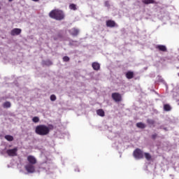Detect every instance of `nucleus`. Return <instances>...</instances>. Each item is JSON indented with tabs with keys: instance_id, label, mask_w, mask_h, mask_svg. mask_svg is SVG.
<instances>
[{
	"instance_id": "8",
	"label": "nucleus",
	"mask_w": 179,
	"mask_h": 179,
	"mask_svg": "<svg viewBox=\"0 0 179 179\" xmlns=\"http://www.w3.org/2000/svg\"><path fill=\"white\" fill-rule=\"evenodd\" d=\"M27 160L29 163V164H37V159H36V157H34V156L33 155H29L27 157Z\"/></svg>"
},
{
	"instance_id": "11",
	"label": "nucleus",
	"mask_w": 179,
	"mask_h": 179,
	"mask_svg": "<svg viewBox=\"0 0 179 179\" xmlns=\"http://www.w3.org/2000/svg\"><path fill=\"white\" fill-rule=\"evenodd\" d=\"M107 27H115V22L111 20L106 21Z\"/></svg>"
},
{
	"instance_id": "20",
	"label": "nucleus",
	"mask_w": 179,
	"mask_h": 179,
	"mask_svg": "<svg viewBox=\"0 0 179 179\" xmlns=\"http://www.w3.org/2000/svg\"><path fill=\"white\" fill-rule=\"evenodd\" d=\"M43 64L46 66H51V65H52V62H51V60L43 61Z\"/></svg>"
},
{
	"instance_id": "27",
	"label": "nucleus",
	"mask_w": 179,
	"mask_h": 179,
	"mask_svg": "<svg viewBox=\"0 0 179 179\" xmlns=\"http://www.w3.org/2000/svg\"><path fill=\"white\" fill-rule=\"evenodd\" d=\"M152 139H156L157 138V134H154L151 136Z\"/></svg>"
},
{
	"instance_id": "6",
	"label": "nucleus",
	"mask_w": 179,
	"mask_h": 179,
	"mask_svg": "<svg viewBox=\"0 0 179 179\" xmlns=\"http://www.w3.org/2000/svg\"><path fill=\"white\" fill-rule=\"evenodd\" d=\"M24 169L26 170V171H27V173H35L36 171V168L34 167V165L31 164H28L24 166Z\"/></svg>"
},
{
	"instance_id": "22",
	"label": "nucleus",
	"mask_w": 179,
	"mask_h": 179,
	"mask_svg": "<svg viewBox=\"0 0 179 179\" xmlns=\"http://www.w3.org/2000/svg\"><path fill=\"white\" fill-rule=\"evenodd\" d=\"M5 139H6V141H8L9 142H12V141H13V136L10 135H6L5 136Z\"/></svg>"
},
{
	"instance_id": "9",
	"label": "nucleus",
	"mask_w": 179,
	"mask_h": 179,
	"mask_svg": "<svg viewBox=\"0 0 179 179\" xmlns=\"http://www.w3.org/2000/svg\"><path fill=\"white\" fill-rule=\"evenodd\" d=\"M22 33V29L19 28H15L10 31L12 36H19Z\"/></svg>"
},
{
	"instance_id": "1",
	"label": "nucleus",
	"mask_w": 179,
	"mask_h": 179,
	"mask_svg": "<svg viewBox=\"0 0 179 179\" xmlns=\"http://www.w3.org/2000/svg\"><path fill=\"white\" fill-rule=\"evenodd\" d=\"M54 129V126L52 124L48 127L45 124H39L36 127L35 132L37 135H40L41 136H45L50 134V131Z\"/></svg>"
},
{
	"instance_id": "23",
	"label": "nucleus",
	"mask_w": 179,
	"mask_h": 179,
	"mask_svg": "<svg viewBox=\"0 0 179 179\" xmlns=\"http://www.w3.org/2000/svg\"><path fill=\"white\" fill-rule=\"evenodd\" d=\"M32 121L33 122L37 123L40 121V118H38L37 116H35L32 118Z\"/></svg>"
},
{
	"instance_id": "18",
	"label": "nucleus",
	"mask_w": 179,
	"mask_h": 179,
	"mask_svg": "<svg viewBox=\"0 0 179 179\" xmlns=\"http://www.w3.org/2000/svg\"><path fill=\"white\" fill-rule=\"evenodd\" d=\"M144 156H145L146 160H148V162L152 160V155H150V154L149 152L144 153Z\"/></svg>"
},
{
	"instance_id": "30",
	"label": "nucleus",
	"mask_w": 179,
	"mask_h": 179,
	"mask_svg": "<svg viewBox=\"0 0 179 179\" xmlns=\"http://www.w3.org/2000/svg\"><path fill=\"white\" fill-rule=\"evenodd\" d=\"M9 1V2H12V1H13V0H8Z\"/></svg>"
},
{
	"instance_id": "29",
	"label": "nucleus",
	"mask_w": 179,
	"mask_h": 179,
	"mask_svg": "<svg viewBox=\"0 0 179 179\" xmlns=\"http://www.w3.org/2000/svg\"><path fill=\"white\" fill-rule=\"evenodd\" d=\"M164 131H167V128L166 127H164Z\"/></svg>"
},
{
	"instance_id": "10",
	"label": "nucleus",
	"mask_w": 179,
	"mask_h": 179,
	"mask_svg": "<svg viewBox=\"0 0 179 179\" xmlns=\"http://www.w3.org/2000/svg\"><path fill=\"white\" fill-rule=\"evenodd\" d=\"M155 48L159 51H162V52H166L167 51V48L164 45H158Z\"/></svg>"
},
{
	"instance_id": "12",
	"label": "nucleus",
	"mask_w": 179,
	"mask_h": 179,
	"mask_svg": "<svg viewBox=\"0 0 179 179\" xmlns=\"http://www.w3.org/2000/svg\"><path fill=\"white\" fill-rule=\"evenodd\" d=\"M94 71H100V64L99 62H94L92 64Z\"/></svg>"
},
{
	"instance_id": "7",
	"label": "nucleus",
	"mask_w": 179,
	"mask_h": 179,
	"mask_svg": "<svg viewBox=\"0 0 179 179\" xmlns=\"http://www.w3.org/2000/svg\"><path fill=\"white\" fill-rule=\"evenodd\" d=\"M69 32L70 33L71 36L73 37H76L79 35V29L78 28H72L69 29Z\"/></svg>"
},
{
	"instance_id": "26",
	"label": "nucleus",
	"mask_w": 179,
	"mask_h": 179,
	"mask_svg": "<svg viewBox=\"0 0 179 179\" xmlns=\"http://www.w3.org/2000/svg\"><path fill=\"white\" fill-rule=\"evenodd\" d=\"M50 100H51V101H55V100H57V96L54 94H52L50 96Z\"/></svg>"
},
{
	"instance_id": "25",
	"label": "nucleus",
	"mask_w": 179,
	"mask_h": 179,
	"mask_svg": "<svg viewBox=\"0 0 179 179\" xmlns=\"http://www.w3.org/2000/svg\"><path fill=\"white\" fill-rule=\"evenodd\" d=\"M69 57H68V56H64V57H63V61L64 62H69Z\"/></svg>"
},
{
	"instance_id": "32",
	"label": "nucleus",
	"mask_w": 179,
	"mask_h": 179,
	"mask_svg": "<svg viewBox=\"0 0 179 179\" xmlns=\"http://www.w3.org/2000/svg\"><path fill=\"white\" fill-rule=\"evenodd\" d=\"M178 76H179V73H178Z\"/></svg>"
},
{
	"instance_id": "19",
	"label": "nucleus",
	"mask_w": 179,
	"mask_h": 179,
	"mask_svg": "<svg viewBox=\"0 0 179 179\" xmlns=\"http://www.w3.org/2000/svg\"><path fill=\"white\" fill-rule=\"evenodd\" d=\"M10 106L11 103L9 101H6L3 104V107L4 108H10Z\"/></svg>"
},
{
	"instance_id": "24",
	"label": "nucleus",
	"mask_w": 179,
	"mask_h": 179,
	"mask_svg": "<svg viewBox=\"0 0 179 179\" xmlns=\"http://www.w3.org/2000/svg\"><path fill=\"white\" fill-rule=\"evenodd\" d=\"M147 122H148L150 125H153V124H155V120H150V119H148V120H147Z\"/></svg>"
},
{
	"instance_id": "17",
	"label": "nucleus",
	"mask_w": 179,
	"mask_h": 179,
	"mask_svg": "<svg viewBox=\"0 0 179 179\" xmlns=\"http://www.w3.org/2000/svg\"><path fill=\"white\" fill-rule=\"evenodd\" d=\"M164 111H171V106L169 104H164Z\"/></svg>"
},
{
	"instance_id": "28",
	"label": "nucleus",
	"mask_w": 179,
	"mask_h": 179,
	"mask_svg": "<svg viewBox=\"0 0 179 179\" xmlns=\"http://www.w3.org/2000/svg\"><path fill=\"white\" fill-rule=\"evenodd\" d=\"M34 2H38L40 0H32Z\"/></svg>"
},
{
	"instance_id": "5",
	"label": "nucleus",
	"mask_w": 179,
	"mask_h": 179,
	"mask_svg": "<svg viewBox=\"0 0 179 179\" xmlns=\"http://www.w3.org/2000/svg\"><path fill=\"white\" fill-rule=\"evenodd\" d=\"M6 153L8 156H10L11 157H15V156H17V148L7 150Z\"/></svg>"
},
{
	"instance_id": "14",
	"label": "nucleus",
	"mask_w": 179,
	"mask_h": 179,
	"mask_svg": "<svg viewBox=\"0 0 179 179\" xmlns=\"http://www.w3.org/2000/svg\"><path fill=\"white\" fill-rule=\"evenodd\" d=\"M96 114L97 115H99V117H105L106 115V113L103 109H98L96 110Z\"/></svg>"
},
{
	"instance_id": "15",
	"label": "nucleus",
	"mask_w": 179,
	"mask_h": 179,
	"mask_svg": "<svg viewBox=\"0 0 179 179\" xmlns=\"http://www.w3.org/2000/svg\"><path fill=\"white\" fill-rule=\"evenodd\" d=\"M137 128H140L141 129H145L146 128V125L143 122H138L136 123Z\"/></svg>"
},
{
	"instance_id": "21",
	"label": "nucleus",
	"mask_w": 179,
	"mask_h": 179,
	"mask_svg": "<svg viewBox=\"0 0 179 179\" xmlns=\"http://www.w3.org/2000/svg\"><path fill=\"white\" fill-rule=\"evenodd\" d=\"M69 9L71 10H77L78 8H76V4L71 3L69 5Z\"/></svg>"
},
{
	"instance_id": "2",
	"label": "nucleus",
	"mask_w": 179,
	"mask_h": 179,
	"mask_svg": "<svg viewBox=\"0 0 179 179\" xmlns=\"http://www.w3.org/2000/svg\"><path fill=\"white\" fill-rule=\"evenodd\" d=\"M49 16L51 19H55V20H64L65 18V15L62 10L55 9L50 12Z\"/></svg>"
},
{
	"instance_id": "3",
	"label": "nucleus",
	"mask_w": 179,
	"mask_h": 179,
	"mask_svg": "<svg viewBox=\"0 0 179 179\" xmlns=\"http://www.w3.org/2000/svg\"><path fill=\"white\" fill-rule=\"evenodd\" d=\"M111 97L113 100L115 101V103H120L122 101V95H121V94L119 92L112 93Z\"/></svg>"
},
{
	"instance_id": "13",
	"label": "nucleus",
	"mask_w": 179,
	"mask_h": 179,
	"mask_svg": "<svg viewBox=\"0 0 179 179\" xmlns=\"http://www.w3.org/2000/svg\"><path fill=\"white\" fill-rule=\"evenodd\" d=\"M134 71H127L126 73L127 79H134Z\"/></svg>"
},
{
	"instance_id": "16",
	"label": "nucleus",
	"mask_w": 179,
	"mask_h": 179,
	"mask_svg": "<svg viewBox=\"0 0 179 179\" xmlns=\"http://www.w3.org/2000/svg\"><path fill=\"white\" fill-rule=\"evenodd\" d=\"M143 3H145V5H149V3H156V1L155 0H142Z\"/></svg>"
},
{
	"instance_id": "4",
	"label": "nucleus",
	"mask_w": 179,
	"mask_h": 179,
	"mask_svg": "<svg viewBox=\"0 0 179 179\" xmlns=\"http://www.w3.org/2000/svg\"><path fill=\"white\" fill-rule=\"evenodd\" d=\"M133 155L135 157V159H143V151L139 148H136L134 152Z\"/></svg>"
},
{
	"instance_id": "31",
	"label": "nucleus",
	"mask_w": 179,
	"mask_h": 179,
	"mask_svg": "<svg viewBox=\"0 0 179 179\" xmlns=\"http://www.w3.org/2000/svg\"><path fill=\"white\" fill-rule=\"evenodd\" d=\"M0 10H1V7H0Z\"/></svg>"
}]
</instances>
